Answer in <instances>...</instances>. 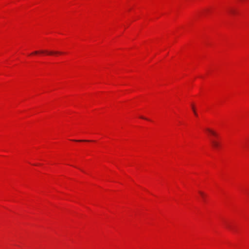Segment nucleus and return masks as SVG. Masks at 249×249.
Segmentation results:
<instances>
[{
    "label": "nucleus",
    "mask_w": 249,
    "mask_h": 249,
    "mask_svg": "<svg viewBox=\"0 0 249 249\" xmlns=\"http://www.w3.org/2000/svg\"><path fill=\"white\" fill-rule=\"evenodd\" d=\"M47 53L48 54H57V53H61L60 52H53V51H50L48 52L47 51H35L34 53H32V54H36L38 53Z\"/></svg>",
    "instance_id": "1"
},
{
    "label": "nucleus",
    "mask_w": 249,
    "mask_h": 249,
    "mask_svg": "<svg viewBox=\"0 0 249 249\" xmlns=\"http://www.w3.org/2000/svg\"><path fill=\"white\" fill-rule=\"evenodd\" d=\"M211 143H212V146L215 148H218L220 145L219 143L218 142L214 141V140H212Z\"/></svg>",
    "instance_id": "2"
},
{
    "label": "nucleus",
    "mask_w": 249,
    "mask_h": 249,
    "mask_svg": "<svg viewBox=\"0 0 249 249\" xmlns=\"http://www.w3.org/2000/svg\"><path fill=\"white\" fill-rule=\"evenodd\" d=\"M207 130L209 133H210L211 134H212L213 135L215 136H216V133H215L214 131H213V130H211L210 129L208 128V129H207Z\"/></svg>",
    "instance_id": "3"
},
{
    "label": "nucleus",
    "mask_w": 249,
    "mask_h": 249,
    "mask_svg": "<svg viewBox=\"0 0 249 249\" xmlns=\"http://www.w3.org/2000/svg\"><path fill=\"white\" fill-rule=\"evenodd\" d=\"M199 194L200 195V196H201V197L203 198H204L205 197V195L204 193H203L202 192H201V191H199Z\"/></svg>",
    "instance_id": "4"
},
{
    "label": "nucleus",
    "mask_w": 249,
    "mask_h": 249,
    "mask_svg": "<svg viewBox=\"0 0 249 249\" xmlns=\"http://www.w3.org/2000/svg\"><path fill=\"white\" fill-rule=\"evenodd\" d=\"M74 141H76V142H89V141H88V140H74Z\"/></svg>",
    "instance_id": "5"
},
{
    "label": "nucleus",
    "mask_w": 249,
    "mask_h": 249,
    "mask_svg": "<svg viewBox=\"0 0 249 249\" xmlns=\"http://www.w3.org/2000/svg\"><path fill=\"white\" fill-rule=\"evenodd\" d=\"M192 109L193 110V111L194 112V111H195V108H194V107L193 106H192Z\"/></svg>",
    "instance_id": "6"
},
{
    "label": "nucleus",
    "mask_w": 249,
    "mask_h": 249,
    "mask_svg": "<svg viewBox=\"0 0 249 249\" xmlns=\"http://www.w3.org/2000/svg\"><path fill=\"white\" fill-rule=\"evenodd\" d=\"M194 114H195V115L197 116V113L196 112V111H194Z\"/></svg>",
    "instance_id": "7"
},
{
    "label": "nucleus",
    "mask_w": 249,
    "mask_h": 249,
    "mask_svg": "<svg viewBox=\"0 0 249 249\" xmlns=\"http://www.w3.org/2000/svg\"><path fill=\"white\" fill-rule=\"evenodd\" d=\"M141 118H142V119H144L146 120V118H144V117H141Z\"/></svg>",
    "instance_id": "8"
}]
</instances>
